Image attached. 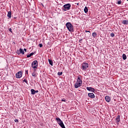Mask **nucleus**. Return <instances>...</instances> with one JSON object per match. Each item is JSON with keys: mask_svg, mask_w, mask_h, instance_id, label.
I'll use <instances>...</instances> for the list:
<instances>
[{"mask_svg": "<svg viewBox=\"0 0 128 128\" xmlns=\"http://www.w3.org/2000/svg\"><path fill=\"white\" fill-rule=\"evenodd\" d=\"M66 26L69 32H74V26L72 24V23L68 22L66 23Z\"/></svg>", "mask_w": 128, "mask_h": 128, "instance_id": "f257e3e1", "label": "nucleus"}, {"mask_svg": "<svg viewBox=\"0 0 128 128\" xmlns=\"http://www.w3.org/2000/svg\"><path fill=\"white\" fill-rule=\"evenodd\" d=\"M56 120L58 124H59V126H61L62 128H66V126H64V122L60 120V118H56Z\"/></svg>", "mask_w": 128, "mask_h": 128, "instance_id": "f03ea898", "label": "nucleus"}, {"mask_svg": "<svg viewBox=\"0 0 128 128\" xmlns=\"http://www.w3.org/2000/svg\"><path fill=\"white\" fill-rule=\"evenodd\" d=\"M70 6H72L70 5V4H65L63 6L64 8H62V10H64V12H66V10H70Z\"/></svg>", "mask_w": 128, "mask_h": 128, "instance_id": "7ed1b4c3", "label": "nucleus"}, {"mask_svg": "<svg viewBox=\"0 0 128 128\" xmlns=\"http://www.w3.org/2000/svg\"><path fill=\"white\" fill-rule=\"evenodd\" d=\"M38 60H34L32 63V68H34V70H36V68H38Z\"/></svg>", "mask_w": 128, "mask_h": 128, "instance_id": "20e7f679", "label": "nucleus"}, {"mask_svg": "<svg viewBox=\"0 0 128 128\" xmlns=\"http://www.w3.org/2000/svg\"><path fill=\"white\" fill-rule=\"evenodd\" d=\"M82 70H86L88 69V64L86 62H84L82 64Z\"/></svg>", "mask_w": 128, "mask_h": 128, "instance_id": "39448f33", "label": "nucleus"}, {"mask_svg": "<svg viewBox=\"0 0 128 128\" xmlns=\"http://www.w3.org/2000/svg\"><path fill=\"white\" fill-rule=\"evenodd\" d=\"M82 82H76V83L74 84L75 88H80V86H82Z\"/></svg>", "mask_w": 128, "mask_h": 128, "instance_id": "423d86ee", "label": "nucleus"}, {"mask_svg": "<svg viewBox=\"0 0 128 128\" xmlns=\"http://www.w3.org/2000/svg\"><path fill=\"white\" fill-rule=\"evenodd\" d=\"M16 78H20L22 76V71L18 72L16 74Z\"/></svg>", "mask_w": 128, "mask_h": 128, "instance_id": "0eeeda50", "label": "nucleus"}, {"mask_svg": "<svg viewBox=\"0 0 128 128\" xmlns=\"http://www.w3.org/2000/svg\"><path fill=\"white\" fill-rule=\"evenodd\" d=\"M86 90L89 92H94V90H96L94 88L92 87H86Z\"/></svg>", "mask_w": 128, "mask_h": 128, "instance_id": "6e6552de", "label": "nucleus"}, {"mask_svg": "<svg viewBox=\"0 0 128 128\" xmlns=\"http://www.w3.org/2000/svg\"><path fill=\"white\" fill-rule=\"evenodd\" d=\"M30 92H31V94H36V93H38V90H34V89H32L31 90H30Z\"/></svg>", "mask_w": 128, "mask_h": 128, "instance_id": "1a4fd4ad", "label": "nucleus"}, {"mask_svg": "<svg viewBox=\"0 0 128 128\" xmlns=\"http://www.w3.org/2000/svg\"><path fill=\"white\" fill-rule=\"evenodd\" d=\"M105 99L107 102H110V97L108 96H106Z\"/></svg>", "mask_w": 128, "mask_h": 128, "instance_id": "9d476101", "label": "nucleus"}, {"mask_svg": "<svg viewBox=\"0 0 128 128\" xmlns=\"http://www.w3.org/2000/svg\"><path fill=\"white\" fill-rule=\"evenodd\" d=\"M88 96L89 98H94V94L93 93H88Z\"/></svg>", "mask_w": 128, "mask_h": 128, "instance_id": "9b49d317", "label": "nucleus"}, {"mask_svg": "<svg viewBox=\"0 0 128 128\" xmlns=\"http://www.w3.org/2000/svg\"><path fill=\"white\" fill-rule=\"evenodd\" d=\"M82 76H80V75H78V78H77V81L78 82H82V79L80 78Z\"/></svg>", "mask_w": 128, "mask_h": 128, "instance_id": "f8f14e48", "label": "nucleus"}, {"mask_svg": "<svg viewBox=\"0 0 128 128\" xmlns=\"http://www.w3.org/2000/svg\"><path fill=\"white\" fill-rule=\"evenodd\" d=\"M116 120L117 122H120V115L118 116L116 118Z\"/></svg>", "mask_w": 128, "mask_h": 128, "instance_id": "ddd939ff", "label": "nucleus"}, {"mask_svg": "<svg viewBox=\"0 0 128 128\" xmlns=\"http://www.w3.org/2000/svg\"><path fill=\"white\" fill-rule=\"evenodd\" d=\"M7 16H8L9 18H12V12L10 11L8 12Z\"/></svg>", "mask_w": 128, "mask_h": 128, "instance_id": "4468645a", "label": "nucleus"}, {"mask_svg": "<svg viewBox=\"0 0 128 128\" xmlns=\"http://www.w3.org/2000/svg\"><path fill=\"white\" fill-rule=\"evenodd\" d=\"M36 71L34 70V72L32 73V76H33L34 78H36Z\"/></svg>", "mask_w": 128, "mask_h": 128, "instance_id": "2eb2a0df", "label": "nucleus"}, {"mask_svg": "<svg viewBox=\"0 0 128 128\" xmlns=\"http://www.w3.org/2000/svg\"><path fill=\"white\" fill-rule=\"evenodd\" d=\"M123 24H128V20H124L122 22Z\"/></svg>", "mask_w": 128, "mask_h": 128, "instance_id": "dca6fc26", "label": "nucleus"}, {"mask_svg": "<svg viewBox=\"0 0 128 128\" xmlns=\"http://www.w3.org/2000/svg\"><path fill=\"white\" fill-rule=\"evenodd\" d=\"M48 62H49L50 64V66H52L54 64V62H52V60H50V59H48Z\"/></svg>", "mask_w": 128, "mask_h": 128, "instance_id": "f3484780", "label": "nucleus"}, {"mask_svg": "<svg viewBox=\"0 0 128 128\" xmlns=\"http://www.w3.org/2000/svg\"><path fill=\"white\" fill-rule=\"evenodd\" d=\"M84 12H85V14H87V12H88V7L86 6L84 8Z\"/></svg>", "mask_w": 128, "mask_h": 128, "instance_id": "a211bd4d", "label": "nucleus"}, {"mask_svg": "<svg viewBox=\"0 0 128 128\" xmlns=\"http://www.w3.org/2000/svg\"><path fill=\"white\" fill-rule=\"evenodd\" d=\"M36 52H32L31 54H28V55H27V58H30V56H32V55L35 53Z\"/></svg>", "mask_w": 128, "mask_h": 128, "instance_id": "6ab92c4d", "label": "nucleus"}, {"mask_svg": "<svg viewBox=\"0 0 128 128\" xmlns=\"http://www.w3.org/2000/svg\"><path fill=\"white\" fill-rule=\"evenodd\" d=\"M97 36H98V34H96V32H93L92 34V36H93V38H96Z\"/></svg>", "mask_w": 128, "mask_h": 128, "instance_id": "aec40b11", "label": "nucleus"}, {"mask_svg": "<svg viewBox=\"0 0 128 128\" xmlns=\"http://www.w3.org/2000/svg\"><path fill=\"white\" fill-rule=\"evenodd\" d=\"M20 54H24V49L20 48Z\"/></svg>", "mask_w": 128, "mask_h": 128, "instance_id": "412c9836", "label": "nucleus"}, {"mask_svg": "<svg viewBox=\"0 0 128 128\" xmlns=\"http://www.w3.org/2000/svg\"><path fill=\"white\" fill-rule=\"evenodd\" d=\"M122 58L124 60H126V54H122Z\"/></svg>", "mask_w": 128, "mask_h": 128, "instance_id": "4be33fe9", "label": "nucleus"}, {"mask_svg": "<svg viewBox=\"0 0 128 128\" xmlns=\"http://www.w3.org/2000/svg\"><path fill=\"white\" fill-rule=\"evenodd\" d=\"M16 54H20V49L19 50H17Z\"/></svg>", "mask_w": 128, "mask_h": 128, "instance_id": "5701e85b", "label": "nucleus"}, {"mask_svg": "<svg viewBox=\"0 0 128 128\" xmlns=\"http://www.w3.org/2000/svg\"><path fill=\"white\" fill-rule=\"evenodd\" d=\"M23 82H26V84H28V80H26V79H24V80H23Z\"/></svg>", "mask_w": 128, "mask_h": 128, "instance_id": "b1692460", "label": "nucleus"}, {"mask_svg": "<svg viewBox=\"0 0 128 128\" xmlns=\"http://www.w3.org/2000/svg\"><path fill=\"white\" fill-rule=\"evenodd\" d=\"M110 36H112V38H114V33H111V34H110Z\"/></svg>", "mask_w": 128, "mask_h": 128, "instance_id": "393cba45", "label": "nucleus"}, {"mask_svg": "<svg viewBox=\"0 0 128 128\" xmlns=\"http://www.w3.org/2000/svg\"><path fill=\"white\" fill-rule=\"evenodd\" d=\"M58 76H62V72H58Z\"/></svg>", "mask_w": 128, "mask_h": 128, "instance_id": "a878e982", "label": "nucleus"}, {"mask_svg": "<svg viewBox=\"0 0 128 128\" xmlns=\"http://www.w3.org/2000/svg\"><path fill=\"white\" fill-rule=\"evenodd\" d=\"M118 4H122V0H120L118 1Z\"/></svg>", "mask_w": 128, "mask_h": 128, "instance_id": "bb28decb", "label": "nucleus"}, {"mask_svg": "<svg viewBox=\"0 0 128 128\" xmlns=\"http://www.w3.org/2000/svg\"><path fill=\"white\" fill-rule=\"evenodd\" d=\"M39 46L40 48H42V44H39Z\"/></svg>", "mask_w": 128, "mask_h": 128, "instance_id": "cd10ccee", "label": "nucleus"}, {"mask_svg": "<svg viewBox=\"0 0 128 128\" xmlns=\"http://www.w3.org/2000/svg\"><path fill=\"white\" fill-rule=\"evenodd\" d=\"M14 122H18V119H15Z\"/></svg>", "mask_w": 128, "mask_h": 128, "instance_id": "c85d7f7f", "label": "nucleus"}, {"mask_svg": "<svg viewBox=\"0 0 128 128\" xmlns=\"http://www.w3.org/2000/svg\"><path fill=\"white\" fill-rule=\"evenodd\" d=\"M8 30H9V32H12V28H10L8 29Z\"/></svg>", "mask_w": 128, "mask_h": 128, "instance_id": "c756f323", "label": "nucleus"}, {"mask_svg": "<svg viewBox=\"0 0 128 128\" xmlns=\"http://www.w3.org/2000/svg\"><path fill=\"white\" fill-rule=\"evenodd\" d=\"M26 74H28V70H26Z\"/></svg>", "mask_w": 128, "mask_h": 128, "instance_id": "7c9ffc66", "label": "nucleus"}, {"mask_svg": "<svg viewBox=\"0 0 128 128\" xmlns=\"http://www.w3.org/2000/svg\"><path fill=\"white\" fill-rule=\"evenodd\" d=\"M62 102H66V99L63 98V99L62 100Z\"/></svg>", "mask_w": 128, "mask_h": 128, "instance_id": "2f4dec72", "label": "nucleus"}, {"mask_svg": "<svg viewBox=\"0 0 128 128\" xmlns=\"http://www.w3.org/2000/svg\"><path fill=\"white\" fill-rule=\"evenodd\" d=\"M24 51H25V52H26V48H24Z\"/></svg>", "mask_w": 128, "mask_h": 128, "instance_id": "473e14b6", "label": "nucleus"}, {"mask_svg": "<svg viewBox=\"0 0 128 128\" xmlns=\"http://www.w3.org/2000/svg\"><path fill=\"white\" fill-rule=\"evenodd\" d=\"M85 32H90V31H88L86 30Z\"/></svg>", "mask_w": 128, "mask_h": 128, "instance_id": "72a5a7b5", "label": "nucleus"}, {"mask_svg": "<svg viewBox=\"0 0 128 128\" xmlns=\"http://www.w3.org/2000/svg\"><path fill=\"white\" fill-rule=\"evenodd\" d=\"M82 39H81V40H80V42L82 41Z\"/></svg>", "mask_w": 128, "mask_h": 128, "instance_id": "f704fd0d", "label": "nucleus"}, {"mask_svg": "<svg viewBox=\"0 0 128 128\" xmlns=\"http://www.w3.org/2000/svg\"><path fill=\"white\" fill-rule=\"evenodd\" d=\"M14 18H15V19H16V17H14Z\"/></svg>", "mask_w": 128, "mask_h": 128, "instance_id": "c9c22d12", "label": "nucleus"}, {"mask_svg": "<svg viewBox=\"0 0 128 128\" xmlns=\"http://www.w3.org/2000/svg\"><path fill=\"white\" fill-rule=\"evenodd\" d=\"M127 2H128V0H126Z\"/></svg>", "mask_w": 128, "mask_h": 128, "instance_id": "e433bc0d", "label": "nucleus"}]
</instances>
